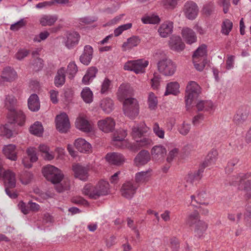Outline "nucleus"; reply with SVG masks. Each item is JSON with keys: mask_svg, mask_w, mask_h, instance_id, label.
<instances>
[{"mask_svg": "<svg viewBox=\"0 0 251 251\" xmlns=\"http://www.w3.org/2000/svg\"><path fill=\"white\" fill-rule=\"evenodd\" d=\"M17 99L12 95L6 96L5 100V106L9 110L8 118L9 121L16 123L20 126H23L25 120V116L23 112L16 109Z\"/></svg>", "mask_w": 251, "mask_h": 251, "instance_id": "nucleus-1", "label": "nucleus"}, {"mask_svg": "<svg viewBox=\"0 0 251 251\" xmlns=\"http://www.w3.org/2000/svg\"><path fill=\"white\" fill-rule=\"evenodd\" d=\"M148 127L144 123L141 124L140 126H134L132 129L131 135L136 141L134 146L136 148H148L153 145L151 139L145 134L148 132Z\"/></svg>", "mask_w": 251, "mask_h": 251, "instance_id": "nucleus-2", "label": "nucleus"}, {"mask_svg": "<svg viewBox=\"0 0 251 251\" xmlns=\"http://www.w3.org/2000/svg\"><path fill=\"white\" fill-rule=\"evenodd\" d=\"M109 188V183L106 181L101 180L95 186L91 184H86L82 190V193L87 196L90 199L97 200L100 196L107 195Z\"/></svg>", "mask_w": 251, "mask_h": 251, "instance_id": "nucleus-3", "label": "nucleus"}, {"mask_svg": "<svg viewBox=\"0 0 251 251\" xmlns=\"http://www.w3.org/2000/svg\"><path fill=\"white\" fill-rule=\"evenodd\" d=\"M251 177V173H240L232 176L229 180L231 185L238 184V189L243 192L244 197L246 201L251 199V182L250 180H245Z\"/></svg>", "mask_w": 251, "mask_h": 251, "instance_id": "nucleus-4", "label": "nucleus"}, {"mask_svg": "<svg viewBox=\"0 0 251 251\" xmlns=\"http://www.w3.org/2000/svg\"><path fill=\"white\" fill-rule=\"evenodd\" d=\"M3 180L5 191L6 194L11 198L15 199L17 198V194L13 190L16 184V174L11 170H4L2 165H0V178Z\"/></svg>", "mask_w": 251, "mask_h": 251, "instance_id": "nucleus-5", "label": "nucleus"}, {"mask_svg": "<svg viewBox=\"0 0 251 251\" xmlns=\"http://www.w3.org/2000/svg\"><path fill=\"white\" fill-rule=\"evenodd\" d=\"M207 46L205 45L200 46L193 55V61L195 68L201 71L208 64L206 58Z\"/></svg>", "mask_w": 251, "mask_h": 251, "instance_id": "nucleus-6", "label": "nucleus"}, {"mask_svg": "<svg viewBox=\"0 0 251 251\" xmlns=\"http://www.w3.org/2000/svg\"><path fill=\"white\" fill-rule=\"evenodd\" d=\"M201 93L200 86L195 81H190L186 87L185 103L187 107L190 106Z\"/></svg>", "mask_w": 251, "mask_h": 251, "instance_id": "nucleus-7", "label": "nucleus"}, {"mask_svg": "<svg viewBox=\"0 0 251 251\" xmlns=\"http://www.w3.org/2000/svg\"><path fill=\"white\" fill-rule=\"evenodd\" d=\"M123 109L126 115L133 119L139 114V106L137 100L132 98H127L123 102Z\"/></svg>", "mask_w": 251, "mask_h": 251, "instance_id": "nucleus-8", "label": "nucleus"}, {"mask_svg": "<svg viewBox=\"0 0 251 251\" xmlns=\"http://www.w3.org/2000/svg\"><path fill=\"white\" fill-rule=\"evenodd\" d=\"M158 70L160 73L166 76H171L176 71V65L170 59H163L157 63Z\"/></svg>", "mask_w": 251, "mask_h": 251, "instance_id": "nucleus-9", "label": "nucleus"}, {"mask_svg": "<svg viewBox=\"0 0 251 251\" xmlns=\"http://www.w3.org/2000/svg\"><path fill=\"white\" fill-rule=\"evenodd\" d=\"M149 64V62L146 60L139 59L132 60L127 62L124 65V69L127 70L132 71L136 74L143 73L145 68Z\"/></svg>", "mask_w": 251, "mask_h": 251, "instance_id": "nucleus-10", "label": "nucleus"}, {"mask_svg": "<svg viewBox=\"0 0 251 251\" xmlns=\"http://www.w3.org/2000/svg\"><path fill=\"white\" fill-rule=\"evenodd\" d=\"M56 126L60 132L66 133L70 127L68 115L65 113H61L56 117Z\"/></svg>", "mask_w": 251, "mask_h": 251, "instance_id": "nucleus-11", "label": "nucleus"}, {"mask_svg": "<svg viewBox=\"0 0 251 251\" xmlns=\"http://www.w3.org/2000/svg\"><path fill=\"white\" fill-rule=\"evenodd\" d=\"M250 113V109L247 106L240 107L233 117V121L236 125H242L247 120Z\"/></svg>", "mask_w": 251, "mask_h": 251, "instance_id": "nucleus-12", "label": "nucleus"}, {"mask_svg": "<svg viewBox=\"0 0 251 251\" xmlns=\"http://www.w3.org/2000/svg\"><path fill=\"white\" fill-rule=\"evenodd\" d=\"M139 185L133 184L130 181H127L123 184L121 191L122 196L126 199H131L135 194Z\"/></svg>", "mask_w": 251, "mask_h": 251, "instance_id": "nucleus-13", "label": "nucleus"}, {"mask_svg": "<svg viewBox=\"0 0 251 251\" xmlns=\"http://www.w3.org/2000/svg\"><path fill=\"white\" fill-rule=\"evenodd\" d=\"M98 126L100 129L104 132L108 133L112 131L114 129L115 122L112 118L107 117L104 119L99 121Z\"/></svg>", "mask_w": 251, "mask_h": 251, "instance_id": "nucleus-14", "label": "nucleus"}, {"mask_svg": "<svg viewBox=\"0 0 251 251\" xmlns=\"http://www.w3.org/2000/svg\"><path fill=\"white\" fill-rule=\"evenodd\" d=\"M89 170L88 167L83 166L79 164L73 166L75 176L83 181H86L88 178Z\"/></svg>", "mask_w": 251, "mask_h": 251, "instance_id": "nucleus-15", "label": "nucleus"}, {"mask_svg": "<svg viewBox=\"0 0 251 251\" xmlns=\"http://www.w3.org/2000/svg\"><path fill=\"white\" fill-rule=\"evenodd\" d=\"M184 11L187 18L191 20L194 19L198 14V6L193 1H187L184 5Z\"/></svg>", "mask_w": 251, "mask_h": 251, "instance_id": "nucleus-16", "label": "nucleus"}, {"mask_svg": "<svg viewBox=\"0 0 251 251\" xmlns=\"http://www.w3.org/2000/svg\"><path fill=\"white\" fill-rule=\"evenodd\" d=\"M17 77V73L13 68L10 67H6L3 68L1 74V79L2 81L12 82Z\"/></svg>", "mask_w": 251, "mask_h": 251, "instance_id": "nucleus-17", "label": "nucleus"}, {"mask_svg": "<svg viewBox=\"0 0 251 251\" xmlns=\"http://www.w3.org/2000/svg\"><path fill=\"white\" fill-rule=\"evenodd\" d=\"M132 94V90L128 84H122L118 89L117 97L121 101H124Z\"/></svg>", "mask_w": 251, "mask_h": 251, "instance_id": "nucleus-18", "label": "nucleus"}, {"mask_svg": "<svg viewBox=\"0 0 251 251\" xmlns=\"http://www.w3.org/2000/svg\"><path fill=\"white\" fill-rule=\"evenodd\" d=\"M76 127L80 130L89 132L92 130V126L88 120L83 116L78 117L75 122Z\"/></svg>", "mask_w": 251, "mask_h": 251, "instance_id": "nucleus-19", "label": "nucleus"}, {"mask_svg": "<svg viewBox=\"0 0 251 251\" xmlns=\"http://www.w3.org/2000/svg\"><path fill=\"white\" fill-rule=\"evenodd\" d=\"M169 47L171 50L176 51H182L185 47V44L179 36H172L169 40Z\"/></svg>", "mask_w": 251, "mask_h": 251, "instance_id": "nucleus-20", "label": "nucleus"}, {"mask_svg": "<svg viewBox=\"0 0 251 251\" xmlns=\"http://www.w3.org/2000/svg\"><path fill=\"white\" fill-rule=\"evenodd\" d=\"M150 159L151 156L149 151L146 150H142L135 157L134 163L137 166L139 167L147 164Z\"/></svg>", "mask_w": 251, "mask_h": 251, "instance_id": "nucleus-21", "label": "nucleus"}, {"mask_svg": "<svg viewBox=\"0 0 251 251\" xmlns=\"http://www.w3.org/2000/svg\"><path fill=\"white\" fill-rule=\"evenodd\" d=\"M181 34L183 38L187 44H192L197 41L195 32L190 28H183L181 31Z\"/></svg>", "mask_w": 251, "mask_h": 251, "instance_id": "nucleus-22", "label": "nucleus"}, {"mask_svg": "<svg viewBox=\"0 0 251 251\" xmlns=\"http://www.w3.org/2000/svg\"><path fill=\"white\" fill-rule=\"evenodd\" d=\"M105 158L109 163L116 165H120L125 161L124 156L117 152L107 153Z\"/></svg>", "mask_w": 251, "mask_h": 251, "instance_id": "nucleus-23", "label": "nucleus"}, {"mask_svg": "<svg viewBox=\"0 0 251 251\" xmlns=\"http://www.w3.org/2000/svg\"><path fill=\"white\" fill-rule=\"evenodd\" d=\"M18 206L21 211L24 214H27L29 211L37 212L40 209L39 205L35 202H32L31 201L28 202L27 205H26V204L23 201H20L18 204Z\"/></svg>", "mask_w": 251, "mask_h": 251, "instance_id": "nucleus-24", "label": "nucleus"}, {"mask_svg": "<svg viewBox=\"0 0 251 251\" xmlns=\"http://www.w3.org/2000/svg\"><path fill=\"white\" fill-rule=\"evenodd\" d=\"M127 133L126 131L123 129L116 131L113 136V145L118 148H122L123 142L126 137Z\"/></svg>", "mask_w": 251, "mask_h": 251, "instance_id": "nucleus-25", "label": "nucleus"}, {"mask_svg": "<svg viewBox=\"0 0 251 251\" xmlns=\"http://www.w3.org/2000/svg\"><path fill=\"white\" fill-rule=\"evenodd\" d=\"M93 49L90 45H86L84 47V51L80 56V62L84 65H88L92 58Z\"/></svg>", "mask_w": 251, "mask_h": 251, "instance_id": "nucleus-26", "label": "nucleus"}, {"mask_svg": "<svg viewBox=\"0 0 251 251\" xmlns=\"http://www.w3.org/2000/svg\"><path fill=\"white\" fill-rule=\"evenodd\" d=\"M3 153L8 159L16 160L17 159L16 147L13 144L4 146L2 150Z\"/></svg>", "mask_w": 251, "mask_h": 251, "instance_id": "nucleus-27", "label": "nucleus"}, {"mask_svg": "<svg viewBox=\"0 0 251 251\" xmlns=\"http://www.w3.org/2000/svg\"><path fill=\"white\" fill-rule=\"evenodd\" d=\"M204 169V167L201 165L197 171L189 173L186 177V181L193 183L194 181L200 180L202 178Z\"/></svg>", "mask_w": 251, "mask_h": 251, "instance_id": "nucleus-28", "label": "nucleus"}, {"mask_svg": "<svg viewBox=\"0 0 251 251\" xmlns=\"http://www.w3.org/2000/svg\"><path fill=\"white\" fill-rule=\"evenodd\" d=\"M75 146L78 151L81 152L88 153L91 151V145L81 138L75 141Z\"/></svg>", "mask_w": 251, "mask_h": 251, "instance_id": "nucleus-29", "label": "nucleus"}, {"mask_svg": "<svg viewBox=\"0 0 251 251\" xmlns=\"http://www.w3.org/2000/svg\"><path fill=\"white\" fill-rule=\"evenodd\" d=\"M173 28V23L166 21L161 25L158 29V32L162 37H166L172 33Z\"/></svg>", "mask_w": 251, "mask_h": 251, "instance_id": "nucleus-30", "label": "nucleus"}, {"mask_svg": "<svg viewBox=\"0 0 251 251\" xmlns=\"http://www.w3.org/2000/svg\"><path fill=\"white\" fill-rule=\"evenodd\" d=\"M141 42V39L137 36H132L127 39L126 42L123 43L122 48L123 50H131L137 46Z\"/></svg>", "mask_w": 251, "mask_h": 251, "instance_id": "nucleus-31", "label": "nucleus"}, {"mask_svg": "<svg viewBox=\"0 0 251 251\" xmlns=\"http://www.w3.org/2000/svg\"><path fill=\"white\" fill-rule=\"evenodd\" d=\"M80 38L79 34L76 32H71L68 34L67 41L66 42V46L71 48L77 45Z\"/></svg>", "mask_w": 251, "mask_h": 251, "instance_id": "nucleus-32", "label": "nucleus"}, {"mask_svg": "<svg viewBox=\"0 0 251 251\" xmlns=\"http://www.w3.org/2000/svg\"><path fill=\"white\" fill-rule=\"evenodd\" d=\"M218 154V151L216 150H211L207 155L201 166L205 168L212 164H214L217 160Z\"/></svg>", "mask_w": 251, "mask_h": 251, "instance_id": "nucleus-33", "label": "nucleus"}, {"mask_svg": "<svg viewBox=\"0 0 251 251\" xmlns=\"http://www.w3.org/2000/svg\"><path fill=\"white\" fill-rule=\"evenodd\" d=\"M208 227V224L203 221H199L197 225L194 226V231L195 236L199 238L203 236Z\"/></svg>", "mask_w": 251, "mask_h": 251, "instance_id": "nucleus-34", "label": "nucleus"}, {"mask_svg": "<svg viewBox=\"0 0 251 251\" xmlns=\"http://www.w3.org/2000/svg\"><path fill=\"white\" fill-rule=\"evenodd\" d=\"M200 220V216L198 211H194L188 215L186 219V223L189 227L195 226L198 224Z\"/></svg>", "mask_w": 251, "mask_h": 251, "instance_id": "nucleus-35", "label": "nucleus"}, {"mask_svg": "<svg viewBox=\"0 0 251 251\" xmlns=\"http://www.w3.org/2000/svg\"><path fill=\"white\" fill-rule=\"evenodd\" d=\"M28 106L32 111H37L40 109V105L38 96L32 94L28 100Z\"/></svg>", "mask_w": 251, "mask_h": 251, "instance_id": "nucleus-36", "label": "nucleus"}, {"mask_svg": "<svg viewBox=\"0 0 251 251\" xmlns=\"http://www.w3.org/2000/svg\"><path fill=\"white\" fill-rule=\"evenodd\" d=\"M199 111L209 112L213 109V104L210 100H200L196 104Z\"/></svg>", "mask_w": 251, "mask_h": 251, "instance_id": "nucleus-37", "label": "nucleus"}, {"mask_svg": "<svg viewBox=\"0 0 251 251\" xmlns=\"http://www.w3.org/2000/svg\"><path fill=\"white\" fill-rule=\"evenodd\" d=\"M58 19L56 15H45L40 20V24L44 26L53 25Z\"/></svg>", "mask_w": 251, "mask_h": 251, "instance_id": "nucleus-38", "label": "nucleus"}, {"mask_svg": "<svg viewBox=\"0 0 251 251\" xmlns=\"http://www.w3.org/2000/svg\"><path fill=\"white\" fill-rule=\"evenodd\" d=\"M66 70L62 67L59 69L54 78V84L57 87L63 85L65 82Z\"/></svg>", "mask_w": 251, "mask_h": 251, "instance_id": "nucleus-39", "label": "nucleus"}, {"mask_svg": "<svg viewBox=\"0 0 251 251\" xmlns=\"http://www.w3.org/2000/svg\"><path fill=\"white\" fill-rule=\"evenodd\" d=\"M179 85L177 82H171L169 83L166 87L165 95L166 96L169 94L176 95L179 93Z\"/></svg>", "mask_w": 251, "mask_h": 251, "instance_id": "nucleus-40", "label": "nucleus"}, {"mask_svg": "<svg viewBox=\"0 0 251 251\" xmlns=\"http://www.w3.org/2000/svg\"><path fill=\"white\" fill-rule=\"evenodd\" d=\"M233 28V23L229 19H225L221 25V32L226 36L229 35Z\"/></svg>", "mask_w": 251, "mask_h": 251, "instance_id": "nucleus-41", "label": "nucleus"}, {"mask_svg": "<svg viewBox=\"0 0 251 251\" xmlns=\"http://www.w3.org/2000/svg\"><path fill=\"white\" fill-rule=\"evenodd\" d=\"M151 174L149 171L139 172L136 175L135 181L137 184L147 182L150 177Z\"/></svg>", "mask_w": 251, "mask_h": 251, "instance_id": "nucleus-42", "label": "nucleus"}, {"mask_svg": "<svg viewBox=\"0 0 251 251\" xmlns=\"http://www.w3.org/2000/svg\"><path fill=\"white\" fill-rule=\"evenodd\" d=\"M81 97L84 101L87 103H90L93 101V94L88 87L83 89L81 92Z\"/></svg>", "mask_w": 251, "mask_h": 251, "instance_id": "nucleus-43", "label": "nucleus"}, {"mask_svg": "<svg viewBox=\"0 0 251 251\" xmlns=\"http://www.w3.org/2000/svg\"><path fill=\"white\" fill-rule=\"evenodd\" d=\"M11 123L5 124L0 127V134L1 135L5 136L7 138H10L12 136L13 133L11 130L12 124L14 123L10 121Z\"/></svg>", "mask_w": 251, "mask_h": 251, "instance_id": "nucleus-44", "label": "nucleus"}, {"mask_svg": "<svg viewBox=\"0 0 251 251\" xmlns=\"http://www.w3.org/2000/svg\"><path fill=\"white\" fill-rule=\"evenodd\" d=\"M29 131L31 134L40 136L43 132L42 125L39 122H36L33 125L30 126Z\"/></svg>", "mask_w": 251, "mask_h": 251, "instance_id": "nucleus-45", "label": "nucleus"}, {"mask_svg": "<svg viewBox=\"0 0 251 251\" xmlns=\"http://www.w3.org/2000/svg\"><path fill=\"white\" fill-rule=\"evenodd\" d=\"M113 100L110 99H105L103 100L100 103V107L102 110L107 113L112 111L113 109Z\"/></svg>", "mask_w": 251, "mask_h": 251, "instance_id": "nucleus-46", "label": "nucleus"}, {"mask_svg": "<svg viewBox=\"0 0 251 251\" xmlns=\"http://www.w3.org/2000/svg\"><path fill=\"white\" fill-rule=\"evenodd\" d=\"M63 175L62 173L61 170L58 169V172L55 171L52 175L48 176V180L50 181L52 183H59L63 178Z\"/></svg>", "mask_w": 251, "mask_h": 251, "instance_id": "nucleus-47", "label": "nucleus"}, {"mask_svg": "<svg viewBox=\"0 0 251 251\" xmlns=\"http://www.w3.org/2000/svg\"><path fill=\"white\" fill-rule=\"evenodd\" d=\"M141 21L145 24H157L160 22V19L158 16L152 15L142 17Z\"/></svg>", "mask_w": 251, "mask_h": 251, "instance_id": "nucleus-48", "label": "nucleus"}, {"mask_svg": "<svg viewBox=\"0 0 251 251\" xmlns=\"http://www.w3.org/2000/svg\"><path fill=\"white\" fill-rule=\"evenodd\" d=\"M166 153V150L161 145L155 146L151 150V154L152 155H157V157L159 155L161 157H163Z\"/></svg>", "mask_w": 251, "mask_h": 251, "instance_id": "nucleus-49", "label": "nucleus"}, {"mask_svg": "<svg viewBox=\"0 0 251 251\" xmlns=\"http://www.w3.org/2000/svg\"><path fill=\"white\" fill-rule=\"evenodd\" d=\"M148 104L149 107L150 109H154L157 104V97L155 96L154 94L152 92H151L149 94L148 96Z\"/></svg>", "mask_w": 251, "mask_h": 251, "instance_id": "nucleus-50", "label": "nucleus"}, {"mask_svg": "<svg viewBox=\"0 0 251 251\" xmlns=\"http://www.w3.org/2000/svg\"><path fill=\"white\" fill-rule=\"evenodd\" d=\"M31 65L34 71L35 72L39 71L43 67V60L41 58L37 57L33 59Z\"/></svg>", "mask_w": 251, "mask_h": 251, "instance_id": "nucleus-51", "label": "nucleus"}, {"mask_svg": "<svg viewBox=\"0 0 251 251\" xmlns=\"http://www.w3.org/2000/svg\"><path fill=\"white\" fill-rule=\"evenodd\" d=\"M132 26V24L131 23H127L119 26L114 30V36L115 37L120 36L124 31L131 28Z\"/></svg>", "mask_w": 251, "mask_h": 251, "instance_id": "nucleus-52", "label": "nucleus"}, {"mask_svg": "<svg viewBox=\"0 0 251 251\" xmlns=\"http://www.w3.org/2000/svg\"><path fill=\"white\" fill-rule=\"evenodd\" d=\"M57 171L58 172V168L52 166V165H47L44 167L43 169V174L44 176L48 179V176L50 175V174L52 175V174Z\"/></svg>", "mask_w": 251, "mask_h": 251, "instance_id": "nucleus-53", "label": "nucleus"}, {"mask_svg": "<svg viewBox=\"0 0 251 251\" xmlns=\"http://www.w3.org/2000/svg\"><path fill=\"white\" fill-rule=\"evenodd\" d=\"M205 194V191H203V192H201L200 191H198L197 197V200L196 199V197L194 195H192L191 196L192 202L196 201L197 203L200 204L208 205V203H205L203 202V201L204 200V197L203 196V195Z\"/></svg>", "mask_w": 251, "mask_h": 251, "instance_id": "nucleus-54", "label": "nucleus"}, {"mask_svg": "<svg viewBox=\"0 0 251 251\" xmlns=\"http://www.w3.org/2000/svg\"><path fill=\"white\" fill-rule=\"evenodd\" d=\"M32 177L33 175L31 173L28 171H24L21 175L20 179L22 183L27 184L30 182Z\"/></svg>", "mask_w": 251, "mask_h": 251, "instance_id": "nucleus-55", "label": "nucleus"}, {"mask_svg": "<svg viewBox=\"0 0 251 251\" xmlns=\"http://www.w3.org/2000/svg\"><path fill=\"white\" fill-rule=\"evenodd\" d=\"M244 220L246 225L251 227V206L250 204L247 205L244 213Z\"/></svg>", "mask_w": 251, "mask_h": 251, "instance_id": "nucleus-56", "label": "nucleus"}, {"mask_svg": "<svg viewBox=\"0 0 251 251\" xmlns=\"http://www.w3.org/2000/svg\"><path fill=\"white\" fill-rule=\"evenodd\" d=\"M153 131L155 134L161 139L164 138L165 131L164 130L159 127L157 123H155L153 125Z\"/></svg>", "mask_w": 251, "mask_h": 251, "instance_id": "nucleus-57", "label": "nucleus"}, {"mask_svg": "<svg viewBox=\"0 0 251 251\" xmlns=\"http://www.w3.org/2000/svg\"><path fill=\"white\" fill-rule=\"evenodd\" d=\"M26 153L29 157L31 162H35L38 157L36 153V150L35 148H29L26 150Z\"/></svg>", "mask_w": 251, "mask_h": 251, "instance_id": "nucleus-58", "label": "nucleus"}, {"mask_svg": "<svg viewBox=\"0 0 251 251\" xmlns=\"http://www.w3.org/2000/svg\"><path fill=\"white\" fill-rule=\"evenodd\" d=\"M70 181L68 178H64L63 183H60L56 186V190L58 192H61L65 190L69 189Z\"/></svg>", "mask_w": 251, "mask_h": 251, "instance_id": "nucleus-59", "label": "nucleus"}, {"mask_svg": "<svg viewBox=\"0 0 251 251\" xmlns=\"http://www.w3.org/2000/svg\"><path fill=\"white\" fill-rule=\"evenodd\" d=\"M239 159L237 158H234L229 160L226 168V172L230 174L233 171L234 167L238 163Z\"/></svg>", "mask_w": 251, "mask_h": 251, "instance_id": "nucleus-60", "label": "nucleus"}, {"mask_svg": "<svg viewBox=\"0 0 251 251\" xmlns=\"http://www.w3.org/2000/svg\"><path fill=\"white\" fill-rule=\"evenodd\" d=\"M26 25V21L24 19H21L17 23L11 25L10 29L13 31H17Z\"/></svg>", "mask_w": 251, "mask_h": 251, "instance_id": "nucleus-61", "label": "nucleus"}, {"mask_svg": "<svg viewBox=\"0 0 251 251\" xmlns=\"http://www.w3.org/2000/svg\"><path fill=\"white\" fill-rule=\"evenodd\" d=\"M161 77L159 75L154 74L153 77L151 80V87L153 89H157L160 85Z\"/></svg>", "mask_w": 251, "mask_h": 251, "instance_id": "nucleus-62", "label": "nucleus"}, {"mask_svg": "<svg viewBox=\"0 0 251 251\" xmlns=\"http://www.w3.org/2000/svg\"><path fill=\"white\" fill-rule=\"evenodd\" d=\"M96 21H97V18L96 17H85L78 19L79 24L82 25L91 24Z\"/></svg>", "mask_w": 251, "mask_h": 251, "instance_id": "nucleus-63", "label": "nucleus"}, {"mask_svg": "<svg viewBox=\"0 0 251 251\" xmlns=\"http://www.w3.org/2000/svg\"><path fill=\"white\" fill-rule=\"evenodd\" d=\"M67 73L71 76L70 77H74V75L77 72V68L74 62H71L69 64L67 70Z\"/></svg>", "mask_w": 251, "mask_h": 251, "instance_id": "nucleus-64", "label": "nucleus"}]
</instances>
